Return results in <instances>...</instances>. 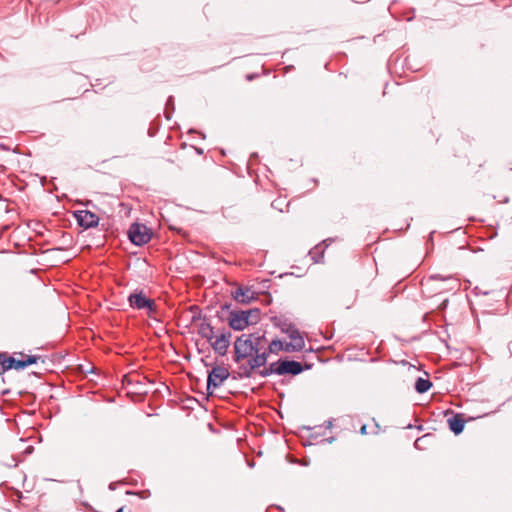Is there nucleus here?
<instances>
[{"label": "nucleus", "mask_w": 512, "mask_h": 512, "mask_svg": "<svg viewBox=\"0 0 512 512\" xmlns=\"http://www.w3.org/2000/svg\"><path fill=\"white\" fill-rule=\"evenodd\" d=\"M231 303H225L221 306V312L223 318L228 322L230 329L235 331H243L245 328L250 326V320L244 315L242 310L231 309Z\"/></svg>", "instance_id": "obj_2"}, {"label": "nucleus", "mask_w": 512, "mask_h": 512, "mask_svg": "<svg viewBox=\"0 0 512 512\" xmlns=\"http://www.w3.org/2000/svg\"><path fill=\"white\" fill-rule=\"evenodd\" d=\"M322 441L332 443L334 441V437H329V438L323 439Z\"/></svg>", "instance_id": "obj_38"}, {"label": "nucleus", "mask_w": 512, "mask_h": 512, "mask_svg": "<svg viewBox=\"0 0 512 512\" xmlns=\"http://www.w3.org/2000/svg\"><path fill=\"white\" fill-rule=\"evenodd\" d=\"M271 322L272 324L279 328L281 330L282 333H285V334H289V333H296V326L289 321L288 318H286L285 316H273L271 317Z\"/></svg>", "instance_id": "obj_13"}, {"label": "nucleus", "mask_w": 512, "mask_h": 512, "mask_svg": "<svg viewBox=\"0 0 512 512\" xmlns=\"http://www.w3.org/2000/svg\"><path fill=\"white\" fill-rule=\"evenodd\" d=\"M232 297L238 303L249 304L257 299V294L250 288L241 286L232 292Z\"/></svg>", "instance_id": "obj_12"}, {"label": "nucleus", "mask_w": 512, "mask_h": 512, "mask_svg": "<svg viewBox=\"0 0 512 512\" xmlns=\"http://www.w3.org/2000/svg\"><path fill=\"white\" fill-rule=\"evenodd\" d=\"M283 348V342L280 339H274L270 342L267 353L270 354H277L279 351H282Z\"/></svg>", "instance_id": "obj_23"}, {"label": "nucleus", "mask_w": 512, "mask_h": 512, "mask_svg": "<svg viewBox=\"0 0 512 512\" xmlns=\"http://www.w3.org/2000/svg\"><path fill=\"white\" fill-rule=\"evenodd\" d=\"M251 358L248 360L247 365H240L238 367L237 372H233L232 378L234 380L237 379H243V378H250L252 376L253 371L260 368L261 366L256 362L253 356H250Z\"/></svg>", "instance_id": "obj_11"}, {"label": "nucleus", "mask_w": 512, "mask_h": 512, "mask_svg": "<svg viewBox=\"0 0 512 512\" xmlns=\"http://www.w3.org/2000/svg\"><path fill=\"white\" fill-rule=\"evenodd\" d=\"M146 377H141L138 374H128L124 375L123 377V384H126L127 386H135V389L132 391V393L135 394H147L148 390L146 389Z\"/></svg>", "instance_id": "obj_10"}, {"label": "nucleus", "mask_w": 512, "mask_h": 512, "mask_svg": "<svg viewBox=\"0 0 512 512\" xmlns=\"http://www.w3.org/2000/svg\"><path fill=\"white\" fill-rule=\"evenodd\" d=\"M151 236V230L145 224L132 223L128 229V237L130 241L137 246H142L148 243Z\"/></svg>", "instance_id": "obj_5"}, {"label": "nucleus", "mask_w": 512, "mask_h": 512, "mask_svg": "<svg viewBox=\"0 0 512 512\" xmlns=\"http://www.w3.org/2000/svg\"><path fill=\"white\" fill-rule=\"evenodd\" d=\"M202 414H206V410L198 403Z\"/></svg>", "instance_id": "obj_39"}, {"label": "nucleus", "mask_w": 512, "mask_h": 512, "mask_svg": "<svg viewBox=\"0 0 512 512\" xmlns=\"http://www.w3.org/2000/svg\"><path fill=\"white\" fill-rule=\"evenodd\" d=\"M231 336V332L227 329L218 330L215 338L209 341V343L217 354L224 356L230 345Z\"/></svg>", "instance_id": "obj_6"}, {"label": "nucleus", "mask_w": 512, "mask_h": 512, "mask_svg": "<svg viewBox=\"0 0 512 512\" xmlns=\"http://www.w3.org/2000/svg\"><path fill=\"white\" fill-rule=\"evenodd\" d=\"M332 240L329 238V239H325L322 244H324L325 246L324 247H321V245H316L315 247H313L310 251H309V256L311 257L312 261L314 263H320L322 262L323 258H324V252H325V248L328 247L329 243L331 242Z\"/></svg>", "instance_id": "obj_16"}, {"label": "nucleus", "mask_w": 512, "mask_h": 512, "mask_svg": "<svg viewBox=\"0 0 512 512\" xmlns=\"http://www.w3.org/2000/svg\"><path fill=\"white\" fill-rule=\"evenodd\" d=\"M14 355H16V358L18 360H26V357H28L29 355L25 354L24 352H14Z\"/></svg>", "instance_id": "obj_32"}, {"label": "nucleus", "mask_w": 512, "mask_h": 512, "mask_svg": "<svg viewBox=\"0 0 512 512\" xmlns=\"http://www.w3.org/2000/svg\"><path fill=\"white\" fill-rule=\"evenodd\" d=\"M207 426H208L209 429H212V424L211 423H208Z\"/></svg>", "instance_id": "obj_48"}, {"label": "nucleus", "mask_w": 512, "mask_h": 512, "mask_svg": "<svg viewBox=\"0 0 512 512\" xmlns=\"http://www.w3.org/2000/svg\"><path fill=\"white\" fill-rule=\"evenodd\" d=\"M194 151H195L196 153L200 154V155H201V154H203V150H202L201 148H197V147H195V146H194Z\"/></svg>", "instance_id": "obj_37"}, {"label": "nucleus", "mask_w": 512, "mask_h": 512, "mask_svg": "<svg viewBox=\"0 0 512 512\" xmlns=\"http://www.w3.org/2000/svg\"><path fill=\"white\" fill-rule=\"evenodd\" d=\"M126 494L127 495H137L139 496L141 499H147L148 497H150V491L149 490H142L140 492H133V491H126Z\"/></svg>", "instance_id": "obj_28"}, {"label": "nucleus", "mask_w": 512, "mask_h": 512, "mask_svg": "<svg viewBox=\"0 0 512 512\" xmlns=\"http://www.w3.org/2000/svg\"><path fill=\"white\" fill-rule=\"evenodd\" d=\"M129 305L133 309L142 310L146 309L148 315H152L156 312V303L153 299L146 297L145 293L140 291H135L130 294L128 297Z\"/></svg>", "instance_id": "obj_4"}, {"label": "nucleus", "mask_w": 512, "mask_h": 512, "mask_svg": "<svg viewBox=\"0 0 512 512\" xmlns=\"http://www.w3.org/2000/svg\"><path fill=\"white\" fill-rule=\"evenodd\" d=\"M406 428H407V429H411V428H413V425L408 424V425L406 426Z\"/></svg>", "instance_id": "obj_44"}, {"label": "nucleus", "mask_w": 512, "mask_h": 512, "mask_svg": "<svg viewBox=\"0 0 512 512\" xmlns=\"http://www.w3.org/2000/svg\"><path fill=\"white\" fill-rule=\"evenodd\" d=\"M187 311H188V312H189V311H192V306H190V307L187 309Z\"/></svg>", "instance_id": "obj_49"}, {"label": "nucleus", "mask_w": 512, "mask_h": 512, "mask_svg": "<svg viewBox=\"0 0 512 512\" xmlns=\"http://www.w3.org/2000/svg\"><path fill=\"white\" fill-rule=\"evenodd\" d=\"M32 451H33V447L32 446H28L26 448V450H25V453L30 454V453H32Z\"/></svg>", "instance_id": "obj_36"}, {"label": "nucleus", "mask_w": 512, "mask_h": 512, "mask_svg": "<svg viewBox=\"0 0 512 512\" xmlns=\"http://www.w3.org/2000/svg\"><path fill=\"white\" fill-rule=\"evenodd\" d=\"M192 398L190 396H185L184 398H179V406L182 410H190L192 408L191 406Z\"/></svg>", "instance_id": "obj_27"}, {"label": "nucleus", "mask_w": 512, "mask_h": 512, "mask_svg": "<svg viewBox=\"0 0 512 512\" xmlns=\"http://www.w3.org/2000/svg\"><path fill=\"white\" fill-rule=\"evenodd\" d=\"M187 376L192 379V374L190 372L187 373Z\"/></svg>", "instance_id": "obj_47"}, {"label": "nucleus", "mask_w": 512, "mask_h": 512, "mask_svg": "<svg viewBox=\"0 0 512 512\" xmlns=\"http://www.w3.org/2000/svg\"><path fill=\"white\" fill-rule=\"evenodd\" d=\"M234 355L233 361L235 363H241L244 359L253 356V344L251 342V337L247 336V334H242L236 338L234 342Z\"/></svg>", "instance_id": "obj_3"}, {"label": "nucleus", "mask_w": 512, "mask_h": 512, "mask_svg": "<svg viewBox=\"0 0 512 512\" xmlns=\"http://www.w3.org/2000/svg\"><path fill=\"white\" fill-rule=\"evenodd\" d=\"M449 429L455 434L459 435L463 432L466 420L463 417V414L460 413H452V416L447 420Z\"/></svg>", "instance_id": "obj_14"}, {"label": "nucleus", "mask_w": 512, "mask_h": 512, "mask_svg": "<svg viewBox=\"0 0 512 512\" xmlns=\"http://www.w3.org/2000/svg\"><path fill=\"white\" fill-rule=\"evenodd\" d=\"M193 313H194V321L198 318H200L201 316V310L198 306L194 305V310H193Z\"/></svg>", "instance_id": "obj_33"}, {"label": "nucleus", "mask_w": 512, "mask_h": 512, "mask_svg": "<svg viewBox=\"0 0 512 512\" xmlns=\"http://www.w3.org/2000/svg\"><path fill=\"white\" fill-rule=\"evenodd\" d=\"M22 460V458L15 455H11L10 457L3 455L1 456L0 463L5 467L12 468L17 467Z\"/></svg>", "instance_id": "obj_20"}, {"label": "nucleus", "mask_w": 512, "mask_h": 512, "mask_svg": "<svg viewBox=\"0 0 512 512\" xmlns=\"http://www.w3.org/2000/svg\"><path fill=\"white\" fill-rule=\"evenodd\" d=\"M253 78H254V76H253V75H247V79H248V80H252Z\"/></svg>", "instance_id": "obj_42"}, {"label": "nucleus", "mask_w": 512, "mask_h": 512, "mask_svg": "<svg viewBox=\"0 0 512 512\" xmlns=\"http://www.w3.org/2000/svg\"><path fill=\"white\" fill-rule=\"evenodd\" d=\"M257 373L261 376V377H268L270 375H272L273 373L270 372V369L265 365L263 369L261 370H258Z\"/></svg>", "instance_id": "obj_29"}, {"label": "nucleus", "mask_w": 512, "mask_h": 512, "mask_svg": "<svg viewBox=\"0 0 512 512\" xmlns=\"http://www.w3.org/2000/svg\"><path fill=\"white\" fill-rule=\"evenodd\" d=\"M216 333L217 332H215L214 327L210 323L203 321L198 327V334L201 337L206 338L208 341L214 339Z\"/></svg>", "instance_id": "obj_17"}, {"label": "nucleus", "mask_w": 512, "mask_h": 512, "mask_svg": "<svg viewBox=\"0 0 512 512\" xmlns=\"http://www.w3.org/2000/svg\"><path fill=\"white\" fill-rule=\"evenodd\" d=\"M417 429L421 431L423 429V426L419 425V426H417Z\"/></svg>", "instance_id": "obj_46"}, {"label": "nucleus", "mask_w": 512, "mask_h": 512, "mask_svg": "<svg viewBox=\"0 0 512 512\" xmlns=\"http://www.w3.org/2000/svg\"><path fill=\"white\" fill-rule=\"evenodd\" d=\"M179 321H180V322H181L185 327H187V328H188V327H189V325L192 323V320H190V321H189V319H188V314H187V313L183 314V315L180 317Z\"/></svg>", "instance_id": "obj_30"}, {"label": "nucleus", "mask_w": 512, "mask_h": 512, "mask_svg": "<svg viewBox=\"0 0 512 512\" xmlns=\"http://www.w3.org/2000/svg\"><path fill=\"white\" fill-rule=\"evenodd\" d=\"M310 438H312V439L316 440V439H317V435L311 434V435H310Z\"/></svg>", "instance_id": "obj_40"}, {"label": "nucleus", "mask_w": 512, "mask_h": 512, "mask_svg": "<svg viewBox=\"0 0 512 512\" xmlns=\"http://www.w3.org/2000/svg\"><path fill=\"white\" fill-rule=\"evenodd\" d=\"M287 336L291 339L290 342L294 343V345H296V343H299V345L301 346V351L304 349L305 341L302 335L300 334L298 328H296V333H289Z\"/></svg>", "instance_id": "obj_24"}, {"label": "nucleus", "mask_w": 512, "mask_h": 512, "mask_svg": "<svg viewBox=\"0 0 512 512\" xmlns=\"http://www.w3.org/2000/svg\"><path fill=\"white\" fill-rule=\"evenodd\" d=\"M247 336L251 337V342L253 344L254 351L261 350L263 348V342L266 341L265 334H260L259 332L247 334Z\"/></svg>", "instance_id": "obj_18"}, {"label": "nucleus", "mask_w": 512, "mask_h": 512, "mask_svg": "<svg viewBox=\"0 0 512 512\" xmlns=\"http://www.w3.org/2000/svg\"><path fill=\"white\" fill-rule=\"evenodd\" d=\"M229 376L230 372L227 368L222 366L213 367L208 372L207 390L210 392L211 389L218 388Z\"/></svg>", "instance_id": "obj_7"}, {"label": "nucleus", "mask_w": 512, "mask_h": 512, "mask_svg": "<svg viewBox=\"0 0 512 512\" xmlns=\"http://www.w3.org/2000/svg\"><path fill=\"white\" fill-rule=\"evenodd\" d=\"M282 351H285L288 353L299 352V351H301V346L299 345V343H296V345H294V343H292V342H287V343L283 342Z\"/></svg>", "instance_id": "obj_25"}, {"label": "nucleus", "mask_w": 512, "mask_h": 512, "mask_svg": "<svg viewBox=\"0 0 512 512\" xmlns=\"http://www.w3.org/2000/svg\"><path fill=\"white\" fill-rule=\"evenodd\" d=\"M116 512H124V507H120Z\"/></svg>", "instance_id": "obj_41"}, {"label": "nucleus", "mask_w": 512, "mask_h": 512, "mask_svg": "<svg viewBox=\"0 0 512 512\" xmlns=\"http://www.w3.org/2000/svg\"><path fill=\"white\" fill-rule=\"evenodd\" d=\"M332 426H333L332 420H328V421L325 422V428L326 429H330V428H332Z\"/></svg>", "instance_id": "obj_35"}, {"label": "nucleus", "mask_w": 512, "mask_h": 512, "mask_svg": "<svg viewBox=\"0 0 512 512\" xmlns=\"http://www.w3.org/2000/svg\"><path fill=\"white\" fill-rule=\"evenodd\" d=\"M242 312L247 316L248 320H250V325L257 324L260 321L261 311L259 308L242 310Z\"/></svg>", "instance_id": "obj_21"}, {"label": "nucleus", "mask_w": 512, "mask_h": 512, "mask_svg": "<svg viewBox=\"0 0 512 512\" xmlns=\"http://www.w3.org/2000/svg\"><path fill=\"white\" fill-rule=\"evenodd\" d=\"M73 215L78 225L84 229L94 228L99 224V216L89 210H77Z\"/></svg>", "instance_id": "obj_9"}, {"label": "nucleus", "mask_w": 512, "mask_h": 512, "mask_svg": "<svg viewBox=\"0 0 512 512\" xmlns=\"http://www.w3.org/2000/svg\"><path fill=\"white\" fill-rule=\"evenodd\" d=\"M47 360L51 362L47 356L33 355L26 357V360L23 361L18 360L14 353L9 355L7 352H0V374H3L12 369L20 371L32 364H38L39 362L45 364Z\"/></svg>", "instance_id": "obj_1"}, {"label": "nucleus", "mask_w": 512, "mask_h": 512, "mask_svg": "<svg viewBox=\"0 0 512 512\" xmlns=\"http://www.w3.org/2000/svg\"><path fill=\"white\" fill-rule=\"evenodd\" d=\"M372 422H373V429H372L371 433L376 435L381 431V427H380L379 423L374 418L372 419Z\"/></svg>", "instance_id": "obj_31"}, {"label": "nucleus", "mask_w": 512, "mask_h": 512, "mask_svg": "<svg viewBox=\"0 0 512 512\" xmlns=\"http://www.w3.org/2000/svg\"><path fill=\"white\" fill-rule=\"evenodd\" d=\"M414 387L417 393L423 394L426 393L432 387V382L429 379L419 377L417 378Z\"/></svg>", "instance_id": "obj_19"}, {"label": "nucleus", "mask_w": 512, "mask_h": 512, "mask_svg": "<svg viewBox=\"0 0 512 512\" xmlns=\"http://www.w3.org/2000/svg\"><path fill=\"white\" fill-rule=\"evenodd\" d=\"M419 441H420V438H418V439L415 441V443H414L415 447H418V442H419Z\"/></svg>", "instance_id": "obj_43"}, {"label": "nucleus", "mask_w": 512, "mask_h": 512, "mask_svg": "<svg viewBox=\"0 0 512 512\" xmlns=\"http://www.w3.org/2000/svg\"><path fill=\"white\" fill-rule=\"evenodd\" d=\"M313 364L311 363H305L302 364L301 362L290 360L288 358H282V366H281V376L282 375H291V376H297L301 374L304 370L311 369Z\"/></svg>", "instance_id": "obj_8"}, {"label": "nucleus", "mask_w": 512, "mask_h": 512, "mask_svg": "<svg viewBox=\"0 0 512 512\" xmlns=\"http://www.w3.org/2000/svg\"><path fill=\"white\" fill-rule=\"evenodd\" d=\"M430 280L441 281L445 283L443 287H440V291H456L460 285L458 280L452 276L443 277L440 274H434L430 276Z\"/></svg>", "instance_id": "obj_15"}, {"label": "nucleus", "mask_w": 512, "mask_h": 512, "mask_svg": "<svg viewBox=\"0 0 512 512\" xmlns=\"http://www.w3.org/2000/svg\"><path fill=\"white\" fill-rule=\"evenodd\" d=\"M109 489H111V490H113V489H114L113 483H111V484L109 485Z\"/></svg>", "instance_id": "obj_45"}, {"label": "nucleus", "mask_w": 512, "mask_h": 512, "mask_svg": "<svg viewBox=\"0 0 512 512\" xmlns=\"http://www.w3.org/2000/svg\"><path fill=\"white\" fill-rule=\"evenodd\" d=\"M253 357L258 362V364L263 367L266 365L269 353H267V350H264L261 352V350L253 351Z\"/></svg>", "instance_id": "obj_22"}, {"label": "nucleus", "mask_w": 512, "mask_h": 512, "mask_svg": "<svg viewBox=\"0 0 512 512\" xmlns=\"http://www.w3.org/2000/svg\"><path fill=\"white\" fill-rule=\"evenodd\" d=\"M359 433H360L361 435H366V434H368V431H367V425H366V424H363V425L361 426V428H360V430H359Z\"/></svg>", "instance_id": "obj_34"}, {"label": "nucleus", "mask_w": 512, "mask_h": 512, "mask_svg": "<svg viewBox=\"0 0 512 512\" xmlns=\"http://www.w3.org/2000/svg\"><path fill=\"white\" fill-rule=\"evenodd\" d=\"M281 366H282V358L278 359L275 362H272L267 366L270 369V372L273 374H277L281 376Z\"/></svg>", "instance_id": "obj_26"}]
</instances>
